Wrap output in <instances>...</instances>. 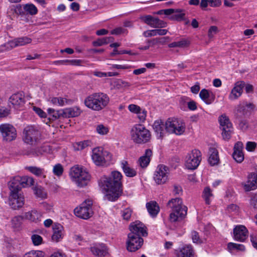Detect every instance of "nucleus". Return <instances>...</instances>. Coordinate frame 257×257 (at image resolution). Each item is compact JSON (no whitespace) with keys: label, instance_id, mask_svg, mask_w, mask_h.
<instances>
[{"label":"nucleus","instance_id":"obj_1","mask_svg":"<svg viewBox=\"0 0 257 257\" xmlns=\"http://www.w3.org/2000/svg\"><path fill=\"white\" fill-rule=\"evenodd\" d=\"M122 175L120 172H111L109 177H104L100 181V185L105 191V199L114 201L121 195L122 191Z\"/></svg>","mask_w":257,"mask_h":257},{"label":"nucleus","instance_id":"obj_2","mask_svg":"<svg viewBox=\"0 0 257 257\" xmlns=\"http://www.w3.org/2000/svg\"><path fill=\"white\" fill-rule=\"evenodd\" d=\"M109 98L105 93H94L88 96L84 100V104L88 108L95 111H99L107 106Z\"/></svg>","mask_w":257,"mask_h":257},{"label":"nucleus","instance_id":"obj_3","mask_svg":"<svg viewBox=\"0 0 257 257\" xmlns=\"http://www.w3.org/2000/svg\"><path fill=\"white\" fill-rule=\"evenodd\" d=\"M167 206L172 210L170 214V220L171 222L182 219L187 214V208L183 204L182 200L180 198L177 197L170 200Z\"/></svg>","mask_w":257,"mask_h":257},{"label":"nucleus","instance_id":"obj_4","mask_svg":"<svg viewBox=\"0 0 257 257\" xmlns=\"http://www.w3.org/2000/svg\"><path fill=\"white\" fill-rule=\"evenodd\" d=\"M69 176L71 180L79 187L87 185L91 177L85 168L78 165L70 169Z\"/></svg>","mask_w":257,"mask_h":257},{"label":"nucleus","instance_id":"obj_5","mask_svg":"<svg viewBox=\"0 0 257 257\" xmlns=\"http://www.w3.org/2000/svg\"><path fill=\"white\" fill-rule=\"evenodd\" d=\"M11 190L9 197V204L13 209H18L21 208L24 204L25 199L24 195L20 193L21 187L19 183L11 181L9 185Z\"/></svg>","mask_w":257,"mask_h":257},{"label":"nucleus","instance_id":"obj_6","mask_svg":"<svg viewBox=\"0 0 257 257\" xmlns=\"http://www.w3.org/2000/svg\"><path fill=\"white\" fill-rule=\"evenodd\" d=\"M130 134L132 140L137 144L146 143L151 137L149 131L142 124L134 125L131 128Z\"/></svg>","mask_w":257,"mask_h":257},{"label":"nucleus","instance_id":"obj_7","mask_svg":"<svg viewBox=\"0 0 257 257\" xmlns=\"http://www.w3.org/2000/svg\"><path fill=\"white\" fill-rule=\"evenodd\" d=\"M165 130L169 134L181 135L185 131L186 125L181 119L169 118L165 122Z\"/></svg>","mask_w":257,"mask_h":257},{"label":"nucleus","instance_id":"obj_8","mask_svg":"<svg viewBox=\"0 0 257 257\" xmlns=\"http://www.w3.org/2000/svg\"><path fill=\"white\" fill-rule=\"evenodd\" d=\"M91 158L97 166H103L111 158V154L101 147L94 148L92 151Z\"/></svg>","mask_w":257,"mask_h":257},{"label":"nucleus","instance_id":"obj_9","mask_svg":"<svg viewBox=\"0 0 257 257\" xmlns=\"http://www.w3.org/2000/svg\"><path fill=\"white\" fill-rule=\"evenodd\" d=\"M23 139L30 145H35L39 141L41 135L39 131L33 126H27L23 131Z\"/></svg>","mask_w":257,"mask_h":257},{"label":"nucleus","instance_id":"obj_10","mask_svg":"<svg viewBox=\"0 0 257 257\" xmlns=\"http://www.w3.org/2000/svg\"><path fill=\"white\" fill-rule=\"evenodd\" d=\"M218 121L223 139L225 141L229 140L233 131L232 123L228 117L224 114L219 117Z\"/></svg>","mask_w":257,"mask_h":257},{"label":"nucleus","instance_id":"obj_11","mask_svg":"<svg viewBox=\"0 0 257 257\" xmlns=\"http://www.w3.org/2000/svg\"><path fill=\"white\" fill-rule=\"evenodd\" d=\"M201 153L198 150H193L189 152L185 159V166L190 170H195L199 165L201 161Z\"/></svg>","mask_w":257,"mask_h":257},{"label":"nucleus","instance_id":"obj_12","mask_svg":"<svg viewBox=\"0 0 257 257\" xmlns=\"http://www.w3.org/2000/svg\"><path fill=\"white\" fill-rule=\"evenodd\" d=\"M92 205V201L91 200H85L79 206L75 208L74 210L75 215L82 219H88L93 214Z\"/></svg>","mask_w":257,"mask_h":257},{"label":"nucleus","instance_id":"obj_13","mask_svg":"<svg viewBox=\"0 0 257 257\" xmlns=\"http://www.w3.org/2000/svg\"><path fill=\"white\" fill-rule=\"evenodd\" d=\"M169 168L167 166L160 164L158 166L154 174V180L158 185L165 184L168 180Z\"/></svg>","mask_w":257,"mask_h":257},{"label":"nucleus","instance_id":"obj_14","mask_svg":"<svg viewBox=\"0 0 257 257\" xmlns=\"http://www.w3.org/2000/svg\"><path fill=\"white\" fill-rule=\"evenodd\" d=\"M0 133L3 140L7 142H11L17 137L16 128L11 124L3 123L0 124Z\"/></svg>","mask_w":257,"mask_h":257},{"label":"nucleus","instance_id":"obj_15","mask_svg":"<svg viewBox=\"0 0 257 257\" xmlns=\"http://www.w3.org/2000/svg\"><path fill=\"white\" fill-rule=\"evenodd\" d=\"M143 242V239L139 235L129 233L126 241L127 249L129 251H135L142 246Z\"/></svg>","mask_w":257,"mask_h":257},{"label":"nucleus","instance_id":"obj_16","mask_svg":"<svg viewBox=\"0 0 257 257\" xmlns=\"http://www.w3.org/2000/svg\"><path fill=\"white\" fill-rule=\"evenodd\" d=\"M32 39L28 37H22L14 39L2 46L1 50H8L13 48L22 46L31 43Z\"/></svg>","mask_w":257,"mask_h":257},{"label":"nucleus","instance_id":"obj_17","mask_svg":"<svg viewBox=\"0 0 257 257\" xmlns=\"http://www.w3.org/2000/svg\"><path fill=\"white\" fill-rule=\"evenodd\" d=\"M130 233L139 235L140 237L146 236L148 233L145 225L140 221H136L130 225Z\"/></svg>","mask_w":257,"mask_h":257},{"label":"nucleus","instance_id":"obj_18","mask_svg":"<svg viewBox=\"0 0 257 257\" xmlns=\"http://www.w3.org/2000/svg\"><path fill=\"white\" fill-rule=\"evenodd\" d=\"M10 102L16 109H21L25 103L24 95L21 92L13 94L9 99Z\"/></svg>","mask_w":257,"mask_h":257},{"label":"nucleus","instance_id":"obj_19","mask_svg":"<svg viewBox=\"0 0 257 257\" xmlns=\"http://www.w3.org/2000/svg\"><path fill=\"white\" fill-rule=\"evenodd\" d=\"M242 185L245 191L254 190L257 188V174L251 173L247 176V181L243 183Z\"/></svg>","mask_w":257,"mask_h":257},{"label":"nucleus","instance_id":"obj_20","mask_svg":"<svg viewBox=\"0 0 257 257\" xmlns=\"http://www.w3.org/2000/svg\"><path fill=\"white\" fill-rule=\"evenodd\" d=\"M234 238L238 241H244L248 236V230L242 225L236 226L233 229Z\"/></svg>","mask_w":257,"mask_h":257},{"label":"nucleus","instance_id":"obj_21","mask_svg":"<svg viewBox=\"0 0 257 257\" xmlns=\"http://www.w3.org/2000/svg\"><path fill=\"white\" fill-rule=\"evenodd\" d=\"M244 86L245 83L243 81L236 82L229 95V99L232 100L239 97L242 93Z\"/></svg>","mask_w":257,"mask_h":257},{"label":"nucleus","instance_id":"obj_22","mask_svg":"<svg viewBox=\"0 0 257 257\" xmlns=\"http://www.w3.org/2000/svg\"><path fill=\"white\" fill-rule=\"evenodd\" d=\"M90 251L93 255L98 257H104L108 253L107 246L103 243H96L90 247Z\"/></svg>","mask_w":257,"mask_h":257},{"label":"nucleus","instance_id":"obj_23","mask_svg":"<svg viewBox=\"0 0 257 257\" xmlns=\"http://www.w3.org/2000/svg\"><path fill=\"white\" fill-rule=\"evenodd\" d=\"M176 257H194V251L191 245H186L175 250Z\"/></svg>","mask_w":257,"mask_h":257},{"label":"nucleus","instance_id":"obj_24","mask_svg":"<svg viewBox=\"0 0 257 257\" xmlns=\"http://www.w3.org/2000/svg\"><path fill=\"white\" fill-rule=\"evenodd\" d=\"M53 230L52 240L55 242L60 241L64 236L63 227L60 224H55L53 226Z\"/></svg>","mask_w":257,"mask_h":257},{"label":"nucleus","instance_id":"obj_25","mask_svg":"<svg viewBox=\"0 0 257 257\" xmlns=\"http://www.w3.org/2000/svg\"><path fill=\"white\" fill-rule=\"evenodd\" d=\"M121 168L125 175L128 177H134L137 175V171L131 167L130 165L126 161H122L120 163Z\"/></svg>","mask_w":257,"mask_h":257},{"label":"nucleus","instance_id":"obj_26","mask_svg":"<svg viewBox=\"0 0 257 257\" xmlns=\"http://www.w3.org/2000/svg\"><path fill=\"white\" fill-rule=\"evenodd\" d=\"M153 129L157 135V137L159 138L164 136L166 132L165 130V123L161 120H156L153 125Z\"/></svg>","mask_w":257,"mask_h":257},{"label":"nucleus","instance_id":"obj_27","mask_svg":"<svg viewBox=\"0 0 257 257\" xmlns=\"http://www.w3.org/2000/svg\"><path fill=\"white\" fill-rule=\"evenodd\" d=\"M63 118L73 117L78 116L80 113V110L77 107L67 108L62 109Z\"/></svg>","mask_w":257,"mask_h":257},{"label":"nucleus","instance_id":"obj_28","mask_svg":"<svg viewBox=\"0 0 257 257\" xmlns=\"http://www.w3.org/2000/svg\"><path fill=\"white\" fill-rule=\"evenodd\" d=\"M152 154V152L151 150H146L145 154L139 158L138 161V165L143 168L147 167L150 162V157Z\"/></svg>","mask_w":257,"mask_h":257},{"label":"nucleus","instance_id":"obj_29","mask_svg":"<svg viewBox=\"0 0 257 257\" xmlns=\"http://www.w3.org/2000/svg\"><path fill=\"white\" fill-rule=\"evenodd\" d=\"M201 99L207 104H210L214 101V97L208 90L203 89L199 93Z\"/></svg>","mask_w":257,"mask_h":257},{"label":"nucleus","instance_id":"obj_30","mask_svg":"<svg viewBox=\"0 0 257 257\" xmlns=\"http://www.w3.org/2000/svg\"><path fill=\"white\" fill-rule=\"evenodd\" d=\"M146 207L149 213L152 217H155L160 210V208L155 201H151L147 203Z\"/></svg>","mask_w":257,"mask_h":257},{"label":"nucleus","instance_id":"obj_31","mask_svg":"<svg viewBox=\"0 0 257 257\" xmlns=\"http://www.w3.org/2000/svg\"><path fill=\"white\" fill-rule=\"evenodd\" d=\"M26 169L37 177L42 178H46V172L43 168L36 166H29L27 167Z\"/></svg>","mask_w":257,"mask_h":257},{"label":"nucleus","instance_id":"obj_32","mask_svg":"<svg viewBox=\"0 0 257 257\" xmlns=\"http://www.w3.org/2000/svg\"><path fill=\"white\" fill-rule=\"evenodd\" d=\"M41 216V214L36 210H32L25 213L24 218L33 222H37L39 220Z\"/></svg>","mask_w":257,"mask_h":257},{"label":"nucleus","instance_id":"obj_33","mask_svg":"<svg viewBox=\"0 0 257 257\" xmlns=\"http://www.w3.org/2000/svg\"><path fill=\"white\" fill-rule=\"evenodd\" d=\"M190 45V41L188 39H182L179 41L172 42L168 45L169 48L178 47L186 48Z\"/></svg>","mask_w":257,"mask_h":257},{"label":"nucleus","instance_id":"obj_34","mask_svg":"<svg viewBox=\"0 0 257 257\" xmlns=\"http://www.w3.org/2000/svg\"><path fill=\"white\" fill-rule=\"evenodd\" d=\"M210 157L208 159V162L211 166L217 165L219 162L218 151L215 148H210L209 150Z\"/></svg>","mask_w":257,"mask_h":257},{"label":"nucleus","instance_id":"obj_35","mask_svg":"<svg viewBox=\"0 0 257 257\" xmlns=\"http://www.w3.org/2000/svg\"><path fill=\"white\" fill-rule=\"evenodd\" d=\"M62 109L56 110L53 108H49L47 109V113L49 116V119L55 120L59 118H63Z\"/></svg>","mask_w":257,"mask_h":257},{"label":"nucleus","instance_id":"obj_36","mask_svg":"<svg viewBox=\"0 0 257 257\" xmlns=\"http://www.w3.org/2000/svg\"><path fill=\"white\" fill-rule=\"evenodd\" d=\"M185 14L184 10L182 9H176V11L169 19L171 20H176L177 21H181L184 20Z\"/></svg>","mask_w":257,"mask_h":257},{"label":"nucleus","instance_id":"obj_37","mask_svg":"<svg viewBox=\"0 0 257 257\" xmlns=\"http://www.w3.org/2000/svg\"><path fill=\"white\" fill-rule=\"evenodd\" d=\"M227 249L230 252L233 253L235 251H244L245 247L241 244L229 242L227 244Z\"/></svg>","mask_w":257,"mask_h":257},{"label":"nucleus","instance_id":"obj_38","mask_svg":"<svg viewBox=\"0 0 257 257\" xmlns=\"http://www.w3.org/2000/svg\"><path fill=\"white\" fill-rule=\"evenodd\" d=\"M213 197V195L211 189L209 187H205L203 191L202 197L204 199L206 204H209Z\"/></svg>","mask_w":257,"mask_h":257},{"label":"nucleus","instance_id":"obj_39","mask_svg":"<svg viewBox=\"0 0 257 257\" xmlns=\"http://www.w3.org/2000/svg\"><path fill=\"white\" fill-rule=\"evenodd\" d=\"M15 182L19 183V185L22 184H23L24 183L26 184V186H32L34 184L35 181L34 179L32 177H25L22 181V183H20V178L19 177H16L12 181H14Z\"/></svg>","mask_w":257,"mask_h":257},{"label":"nucleus","instance_id":"obj_40","mask_svg":"<svg viewBox=\"0 0 257 257\" xmlns=\"http://www.w3.org/2000/svg\"><path fill=\"white\" fill-rule=\"evenodd\" d=\"M69 101V100H67L66 98L61 97H53L51 99V102L53 104L60 106H62L68 104Z\"/></svg>","mask_w":257,"mask_h":257},{"label":"nucleus","instance_id":"obj_41","mask_svg":"<svg viewBox=\"0 0 257 257\" xmlns=\"http://www.w3.org/2000/svg\"><path fill=\"white\" fill-rule=\"evenodd\" d=\"M33 191L34 194L37 197L41 198L42 199L47 198V194L44 189L41 186H38L34 187Z\"/></svg>","mask_w":257,"mask_h":257},{"label":"nucleus","instance_id":"obj_42","mask_svg":"<svg viewBox=\"0 0 257 257\" xmlns=\"http://www.w3.org/2000/svg\"><path fill=\"white\" fill-rule=\"evenodd\" d=\"M64 167L60 163H57L53 166L52 169L53 174L57 177L62 176L64 172Z\"/></svg>","mask_w":257,"mask_h":257},{"label":"nucleus","instance_id":"obj_43","mask_svg":"<svg viewBox=\"0 0 257 257\" xmlns=\"http://www.w3.org/2000/svg\"><path fill=\"white\" fill-rule=\"evenodd\" d=\"M24 10L25 12L31 15H35L38 12V10L35 6L32 4H26L24 6Z\"/></svg>","mask_w":257,"mask_h":257},{"label":"nucleus","instance_id":"obj_44","mask_svg":"<svg viewBox=\"0 0 257 257\" xmlns=\"http://www.w3.org/2000/svg\"><path fill=\"white\" fill-rule=\"evenodd\" d=\"M91 145V142L88 140L79 142L73 145L74 149L75 151H80L85 149Z\"/></svg>","mask_w":257,"mask_h":257},{"label":"nucleus","instance_id":"obj_45","mask_svg":"<svg viewBox=\"0 0 257 257\" xmlns=\"http://www.w3.org/2000/svg\"><path fill=\"white\" fill-rule=\"evenodd\" d=\"M150 26L155 28H163L167 26V23L158 18H154Z\"/></svg>","mask_w":257,"mask_h":257},{"label":"nucleus","instance_id":"obj_46","mask_svg":"<svg viewBox=\"0 0 257 257\" xmlns=\"http://www.w3.org/2000/svg\"><path fill=\"white\" fill-rule=\"evenodd\" d=\"M113 40V38L111 37H105L101 39H98L95 41H94L93 42V44L94 46H101L103 45L106 44Z\"/></svg>","mask_w":257,"mask_h":257},{"label":"nucleus","instance_id":"obj_47","mask_svg":"<svg viewBox=\"0 0 257 257\" xmlns=\"http://www.w3.org/2000/svg\"><path fill=\"white\" fill-rule=\"evenodd\" d=\"M23 217L21 216H17L13 217L11 220L12 225L13 228H18L22 224Z\"/></svg>","mask_w":257,"mask_h":257},{"label":"nucleus","instance_id":"obj_48","mask_svg":"<svg viewBox=\"0 0 257 257\" xmlns=\"http://www.w3.org/2000/svg\"><path fill=\"white\" fill-rule=\"evenodd\" d=\"M232 157L235 161L237 163H241L244 160V155L242 151H234Z\"/></svg>","mask_w":257,"mask_h":257},{"label":"nucleus","instance_id":"obj_49","mask_svg":"<svg viewBox=\"0 0 257 257\" xmlns=\"http://www.w3.org/2000/svg\"><path fill=\"white\" fill-rule=\"evenodd\" d=\"M115 87L117 89H121L123 88L128 87L131 86V84L121 79H117L115 82Z\"/></svg>","mask_w":257,"mask_h":257},{"label":"nucleus","instance_id":"obj_50","mask_svg":"<svg viewBox=\"0 0 257 257\" xmlns=\"http://www.w3.org/2000/svg\"><path fill=\"white\" fill-rule=\"evenodd\" d=\"M192 241L195 243H202L204 242V239L201 238L199 233L196 231H193L191 233Z\"/></svg>","mask_w":257,"mask_h":257},{"label":"nucleus","instance_id":"obj_51","mask_svg":"<svg viewBox=\"0 0 257 257\" xmlns=\"http://www.w3.org/2000/svg\"><path fill=\"white\" fill-rule=\"evenodd\" d=\"M24 257H44V255L41 251L32 250L26 253Z\"/></svg>","mask_w":257,"mask_h":257},{"label":"nucleus","instance_id":"obj_52","mask_svg":"<svg viewBox=\"0 0 257 257\" xmlns=\"http://www.w3.org/2000/svg\"><path fill=\"white\" fill-rule=\"evenodd\" d=\"M96 131L99 134L104 135L107 134L108 129L103 124H99L96 127Z\"/></svg>","mask_w":257,"mask_h":257},{"label":"nucleus","instance_id":"obj_53","mask_svg":"<svg viewBox=\"0 0 257 257\" xmlns=\"http://www.w3.org/2000/svg\"><path fill=\"white\" fill-rule=\"evenodd\" d=\"M147 111L145 109L142 108L137 114L138 117L141 122H144L146 119Z\"/></svg>","mask_w":257,"mask_h":257},{"label":"nucleus","instance_id":"obj_54","mask_svg":"<svg viewBox=\"0 0 257 257\" xmlns=\"http://www.w3.org/2000/svg\"><path fill=\"white\" fill-rule=\"evenodd\" d=\"M33 244L35 245H40L42 242V237L38 234H33L31 236Z\"/></svg>","mask_w":257,"mask_h":257},{"label":"nucleus","instance_id":"obj_55","mask_svg":"<svg viewBox=\"0 0 257 257\" xmlns=\"http://www.w3.org/2000/svg\"><path fill=\"white\" fill-rule=\"evenodd\" d=\"M128 109L130 112L135 114H138L141 108L135 104H131L128 106Z\"/></svg>","mask_w":257,"mask_h":257},{"label":"nucleus","instance_id":"obj_56","mask_svg":"<svg viewBox=\"0 0 257 257\" xmlns=\"http://www.w3.org/2000/svg\"><path fill=\"white\" fill-rule=\"evenodd\" d=\"M172 193L175 195H181L183 193L182 187L179 185H174L173 187Z\"/></svg>","mask_w":257,"mask_h":257},{"label":"nucleus","instance_id":"obj_57","mask_svg":"<svg viewBox=\"0 0 257 257\" xmlns=\"http://www.w3.org/2000/svg\"><path fill=\"white\" fill-rule=\"evenodd\" d=\"M218 28L216 26H211L208 30V36L211 39L217 33Z\"/></svg>","mask_w":257,"mask_h":257},{"label":"nucleus","instance_id":"obj_58","mask_svg":"<svg viewBox=\"0 0 257 257\" xmlns=\"http://www.w3.org/2000/svg\"><path fill=\"white\" fill-rule=\"evenodd\" d=\"M176 11V9H165L160 10L158 12V14L159 15H162L164 14L167 16L173 15L175 12Z\"/></svg>","mask_w":257,"mask_h":257},{"label":"nucleus","instance_id":"obj_59","mask_svg":"<svg viewBox=\"0 0 257 257\" xmlns=\"http://www.w3.org/2000/svg\"><path fill=\"white\" fill-rule=\"evenodd\" d=\"M132 215V210L130 208H125L122 211V216L125 220H128Z\"/></svg>","mask_w":257,"mask_h":257},{"label":"nucleus","instance_id":"obj_60","mask_svg":"<svg viewBox=\"0 0 257 257\" xmlns=\"http://www.w3.org/2000/svg\"><path fill=\"white\" fill-rule=\"evenodd\" d=\"M34 111L41 117L45 118L47 116L46 113L45 112L40 108L34 106L33 107Z\"/></svg>","mask_w":257,"mask_h":257},{"label":"nucleus","instance_id":"obj_61","mask_svg":"<svg viewBox=\"0 0 257 257\" xmlns=\"http://www.w3.org/2000/svg\"><path fill=\"white\" fill-rule=\"evenodd\" d=\"M256 147V144L253 142H248L246 144V149L249 152L253 151Z\"/></svg>","mask_w":257,"mask_h":257},{"label":"nucleus","instance_id":"obj_62","mask_svg":"<svg viewBox=\"0 0 257 257\" xmlns=\"http://www.w3.org/2000/svg\"><path fill=\"white\" fill-rule=\"evenodd\" d=\"M209 5L212 7H218L221 5L220 0H208Z\"/></svg>","mask_w":257,"mask_h":257},{"label":"nucleus","instance_id":"obj_63","mask_svg":"<svg viewBox=\"0 0 257 257\" xmlns=\"http://www.w3.org/2000/svg\"><path fill=\"white\" fill-rule=\"evenodd\" d=\"M250 204L254 209H257V194H254L252 196Z\"/></svg>","mask_w":257,"mask_h":257},{"label":"nucleus","instance_id":"obj_64","mask_svg":"<svg viewBox=\"0 0 257 257\" xmlns=\"http://www.w3.org/2000/svg\"><path fill=\"white\" fill-rule=\"evenodd\" d=\"M188 108L191 110H195L197 109L196 103L194 101L191 100L187 102Z\"/></svg>","mask_w":257,"mask_h":257}]
</instances>
